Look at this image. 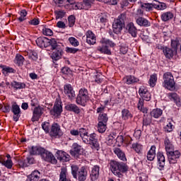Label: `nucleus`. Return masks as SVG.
<instances>
[{
	"label": "nucleus",
	"instance_id": "1",
	"mask_svg": "<svg viewBox=\"0 0 181 181\" xmlns=\"http://www.w3.org/2000/svg\"><path fill=\"white\" fill-rule=\"evenodd\" d=\"M81 136L83 137L82 141L84 144L92 145L93 149H95V151L100 149V144L97 140V134H95V133H92L88 135V132L86 129L83 130Z\"/></svg>",
	"mask_w": 181,
	"mask_h": 181
},
{
	"label": "nucleus",
	"instance_id": "2",
	"mask_svg": "<svg viewBox=\"0 0 181 181\" xmlns=\"http://www.w3.org/2000/svg\"><path fill=\"white\" fill-rule=\"evenodd\" d=\"M110 170L115 175V176H117L118 177H122V173L127 172L128 170V167L124 163H119L115 160H111L110 163Z\"/></svg>",
	"mask_w": 181,
	"mask_h": 181
},
{
	"label": "nucleus",
	"instance_id": "3",
	"mask_svg": "<svg viewBox=\"0 0 181 181\" xmlns=\"http://www.w3.org/2000/svg\"><path fill=\"white\" fill-rule=\"evenodd\" d=\"M176 83L175 82V78L170 72H165L163 74V86L169 90L170 91H175L176 89Z\"/></svg>",
	"mask_w": 181,
	"mask_h": 181
},
{
	"label": "nucleus",
	"instance_id": "4",
	"mask_svg": "<svg viewBox=\"0 0 181 181\" xmlns=\"http://www.w3.org/2000/svg\"><path fill=\"white\" fill-rule=\"evenodd\" d=\"M88 100H90V96H88V90L84 88H81L76 99V104H78V105H82V107H86V104H87Z\"/></svg>",
	"mask_w": 181,
	"mask_h": 181
},
{
	"label": "nucleus",
	"instance_id": "5",
	"mask_svg": "<svg viewBox=\"0 0 181 181\" xmlns=\"http://www.w3.org/2000/svg\"><path fill=\"white\" fill-rule=\"evenodd\" d=\"M124 26H125L124 16L120 15L117 19L114 21L112 23V29L114 33H116V35H118V33H121V30H122Z\"/></svg>",
	"mask_w": 181,
	"mask_h": 181
},
{
	"label": "nucleus",
	"instance_id": "6",
	"mask_svg": "<svg viewBox=\"0 0 181 181\" xmlns=\"http://www.w3.org/2000/svg\"><path fill=\"white\" fill-rule=\"evenodd\" d=\"M168 162L170 165H175V163H177V160H179V158L181 156V153L178 150L170 151V153H167Z\"/></svg>",
	"mask_w": 181,
	"mask_h": 181
},
{
	"label": "nucleus",
	"instance_id": "7",
	"mask_svg": "<svg viewBox=\"0 0 181 181\" xmlns=\"http://www.w3.org/2000/svg\"><path fill=\"white\" fill-rule=\"evenodd\" d=\"M95 0H83V2L77 3L75 5V9H84L88 11L93 6Z\"/></svg>",
	"mask_w": 181,
	"mask_h": 181
},
{
	"label": "nucleus",
	"instance_id": "8",
	"mask_svg": "<svg viewBox=\"0 0 181 181\" xmlns=\"http://www.w3.org/2000/svg\"><path fill=\"white\" fill-rule=\"evenodd\" d=\"M63 112V107L61 102H55L54 107L50 110L51 115L59 117Z\"/></svg>",
	"mask_w": 181,
	"mask_h": 181
},
{
	"label": "nucleus",
	"instance_id": "9",
	"mask_svg": "<svg viewBox=\"0 0 181 181\" xmlns=\"http://www.w3.org/2000/svg\"><path fill=\"white\" fill-rule=\"evenodd\" d=\"M139 94L145 101H151V93L148 91V88L141 86L139 90Z\"/></svg>",
	"mask_w": 181,
	"mask_h": 181
},
{
	"label": "nucleus",
	"instance_id": "10",
	"mask_svg": "<svg viewBox=\"0 0 181 181\" xmlns=\"http://www.w3.org/2000/svg\"><path fill=\"white\" fill-rule=\"evenodd\" d=\"M125 29L129 35H131L132 37H136L138 36V29L134 25V23H129L126 25Z\"/></svg>",
	"mask_w": 181,
	"mask_h": 181
},
{
	"label": "nucleus",
	"instance_id": "11",
	"mask_svg": "<svg viewBox=\"0 0 181 181\" xmlns=\"http://www.w3.org/2000/svg\"><path fill=\"white\" fill-rule=\"evenodd\" d=\"M42 158L46 162H50L51 163H57V160H56V158L54 156L52 155V153L47 151L45 150V152L42 154Z\"/></svg>",
	"mask_w": 181,
	"mask_h": 181
},
{
	"label": "nucleus",
	"instance_id": "12",
	"mask_svg": "<svg viewBox=\"0 0 181 181\" xmlns=\"http://www.w3.org/2000/svg\"><path fill=\"white\" fill-rule=\"evenodd\" d=\"M50 135L52 136H62L63 135V132L60 129V125L57 123H54L52 125Z\"/></svg>",
	"mask_w": 181,
	"mask_h": 181
},
{
	"label": "nucleus",
	"instance_id": "13",
	"mask_svg": "<svg viewBox=\"0 0 181 181\" xmlns=\"http://www.w3.org/2000/svg\"><path fill=\"white\" fill-rule=\"evenodd\" d=\"M163 53L166 59H173V57H175V56L177 54L176 49H173L168 47H164L163 48Z\"/></svg>",
	"mask_w": 181,
	"mask_h": 181
},
{
	"label": "nucleus",
	"instance_id": "14",
	"mask_svg": "<svg viewBox=\"0 0 181 181\" xmlns=\"http://www.w3.org/2000/svg\"><path fill=\"white\" fill-rule=\"evenodd\" d=\"M64 93L70 100H72V98L76 97V92L74 91V89H73V86L70 84H66L64 86Z\"/></svg>",
	"mask_w": 181,
	"mask_h": 181
},
{
	"label": "nucleus",
	"instance_id": "15",
	"mask_svg": "<svg viewBox=\"0 0 181 181\" xmlns=\"http://www.w3.org/2000/svg\"><path fill=\"white\" fill-rule=\"evenodd\" d=\"M86 43L88 45H95L97 42V37H95V34L93 33L91 30H88L86 33Z\"/></svg>",
	"mask_w": 181,
	"mask_h": 181
},
{
	"label": "nucleus",
	"instance_id": "16",
	"mask_svg": "<svg viewBox=\"0 0 181 181\" xmlns=\"http://www.w3.org/2000/svg\"><path fill=\"white\" fill-rule=\"evenodd\" d=\"M168 98L171 101H173L177 107H181L180 97L176 93H169L167 94Z\"/></svg>",
	"mask_w": 181,
	"mask_h": 181
},
{
	"label": "nucleus",
	"instance_id": "17",
	"mask_svg": "<svg viewBox=\"0 0 181 181\" xmlns=\"http://www.w3.org/2000/svg\"><path fill=\"white\" fill-rule=\"evenodd\" d=\"M11 111L13 113V121H15L16 122H18L21 117V107H19V105L16 104H13L12 105Z\"/></svg>",
	"mask_w": 181,
	"mask_h": 181
},
{
	"label": "nucleus",
	"instance_id": "18",
	"mask_svg": "<svg viewBox=\"0 0 181 181\" xmlns=\"http://www.w3.org/2000/svg\"><path fill=\"white\" fill-rule=\"evenodd\" d=\"M56 156L61 162H69L70 160V155L63 151H57Z\"/></svg>",
	"mask_w": 181,
	"mask_h": 181
},
{
	"label": "nucleus",
	"instance_id": "19",
	"mask_svg": "<svg viewBox=\"0 0 181 181\" xmlns=\"http://www.w3.org/2000/svg\"><path fill=\"white\" fill-rule=\"evenodd\" d=\"M87 167H81L77 174L78 180L85 181L87 179Z\"/></svg>",
	"mask_w": 181,
	"mask_h": 181
},
{
	"label": "nucleus",
	"instance_id": "20",
	"mask_svg": "<svg viewBox=\"0 0 181 181\" xmlns=\"http://www.w3.org/2000/svg\"><path fill=\"white\" fill-rule=\"evenodd\" d=\"M157 159H158V169L160 170H163V168H165V155H163V153L158 152L157 153Z\"/></svg>",
	"mask_w": 181,
	"mask_h": 181
},
{
	"label": "nucleus",
	"instance_id": "21",
	"mask_svg": "<svg viewBox=\"0 0 181 181\" xmlns=\"http://www.w3.org/2000/svg\"><path fill=\"white\" fill-rule=\"evenodd\" d=\"M100 176V166L95 165L93 167L90 173V178L92 181L97 180Z\"/></svg>",
	"mask_w": 181,
	"mask_h": 181
},
{
	"label": "nucleus",
	"instance_id": "22",
	"mask_svg": "<svg viewBox=\"0 0 181 181\" xmlns=\"http://www.w3.org/2000/svg\"><path fill=\"white\" fill-rule=\"evenodd\" d=\"M42 114H43V112L42 111V107H35L32 120L33 122L39 121V118H40V117H42Z\"/></svg>",
	"mask_w": 181,
	"mask_h": 181
},
{
	"label": "nucleus",
	"instance_id": "23",
	"mask_svg": "<svg viewBox=\"0 0 181 181\" xmlns=\"http://www.w3.org/2000/svg\"><path fill=\"white\" fill-rule=\"evenodd\" d=\"M36 45L39 47H47L49 39L45 37H40L36 40Z\"/></svg>",
	"mask_w": 181,
	"mask_h": 181
},
{
	"label": "nucleus",
	"instance_id": "24",
	"mask_svg": "<svg viewBox=\"0 0 181 181\" xmlns=\"http://www.w3.org/2000/svg\"><path fill=\"white\" fill-rule=\"evenodd\" d=\"M62 56H63V49H55L51 54V57L52 60H60L62 59Z\"/></svg>",
	"mask_w": 181,
	"mask_h": 181
},
{
	"label": "nucleus",
	"instance_id": "25",
	"mask_svg": "<svg viewBox=\"0 0 181 181\" xmlns=\"http://www.w3.org/2000/svg\"><path fill=\"white\" fill-rule=\"evenodd\" d=\"M39 179H40V172L38 170H34L28 176L26 181H39Z\"/></svg>",
	"mask_w": 181,
	"mask_h": 181
},
{
	"label": "nucleus",
	"instance_id": "26",
	"mask_svg": "<svg viewBox=\"0 0 181 181\" xmlns=\"http://www.w3.org/2000/svg\"><path fill=\"white\" fill-rule=\"evenodd\" d=\"M156 157V146H151L150 150L147 153V159L150 161L153 160Z\"/></svg>",
	"mask_w": 181,
	"mask_h": 181
},
{
	"label": "nucleus",
	"instance_id": "27",
	"mask_svg": "<svg viewBox=\"0 0 181 181\" xmlns=\"http://www.w3.org/2000/svg\"><path fill=\"white\" fill-rule=\"evenodd\" d=\"M81 152V146L77 144V143H74L72 145V149L70 151L71 155L72 156H77Z\"/></svg>",
	"mask_w": 181,
	"mask_h": 181
},
{
	"label": "nucleus",
	"instance_id": "28",
	"mask_svg": "<svg viewBox=\"0 0 181 181\" xmlns=\"http://www.w3.org/2000/svg\"><path fill=\"white\" fill-rule=\"evenodd\" d=\"M123 81L124 83L129 86V84H134V83H138V81H139V79H138L134 76H127L123 78Z\"/></svg>",
	"mask_w": 181,
	"mask_h": 181
},
{
	"label": "nucleus",
	"instance_id": "29",
	"mask_svg": "<svg viewBox=\"0 0 181 181\" xmlns=\"http://www.w3.org/2000/svg\"><path fill=\"white\" fill-rule=\"evenodd\" d=\"M98 52L103 54H107L108 56L111 55V49H108V46L106 45H102L97 47Z\"/></svg>",
	"mask_w": 181,
	"mask_h": 181
},
{
	"label": "nucleus",
	"instance_id": "30",
	"mask_svg": "<svg viewBox=\"0 0 181 181\" xmlns=\"http://www.w3.org/2000/svg\"><path fill=\"white\" fill-rule=\"evenodd\" d=\"M0 69H1V73L4 76H8V74L11 73H15V69H13L12 67L7 66L6 65H0Z\"/></svg>",
	"mask_w": 181,
	"mask_h": 181
},
{
	"label": "nucleus",
	"instance_id": "31",
	"mask_svg": "<svg viewBox=\"0 0 181 181\" xmlns=\"http://www.w3.org/2000/svg\"><path fill=\"white\" fill-rule=\"evenodd\" d=\"M113 152L121 160H127L125 153H124V151H122L119 148H115L113 149Z\"/></svg>",
	"mask_w": 181,
	"mask_h": 181
},
{
	"label": "nucleus",
	"instance_id": "32",
	"mask_svg": "<svg viewBox=\"0 0 181 181\" xmlns=\"http://www.w3.org/2000/svg\"><path fill=\"white\" fill-rule=\"evenodd\" d=\"M162 114H163V110H162V109H159V108L153 109L150 112L151 117H152L153 118H156V119L160 118V117H162Z\"/></svg>",
	"mask_w": 181,
	"mask_h": 181
},
{
	"label": "nucleus",
	"instance_id": "33",
	"mask_svg": "<svg viewBox=\"0 0 181 181\" xmlns=\"http://www.w3.org/2000/svg\"><path fill=\"white\" fill-rule=\"evenodd\" d=\"M45 152V148L39 146H33L30 151L31 155H42Z\"/></svg>",
	"mask_w": 181,
	"mask_h": 181
},
{
	"label": "nucleus",
	"instance_id": "34",
	"mask_svg": "<svg viewBox=\"0 0 181 181\" xmlns=\"http://www.w3.org/2000/svg\"><path fill=\"white\" fill-rule=\"evenodd\" d=\"M136 22L137 25H139V26H146V27L151 26V23L148 22V20L142 17L138 18L136 20Z\"/></svg>",
	"mask_w": 181,
	"mask_h": 181
},
{
	"label": "nucleus",
	"instance_id": "35",
	"mask_svg": "<svg viewBox=\"0 0 181 181\" xmlns=\"http://www.w3.org/2000/svg\"><path fill=\"white\" fill-rule=\"evenodd\" d=\"M132 149H133L136 153H138L139 155L142 153L144 146L139 143H134L132 145Z\"/></svg>",
	"mask_w": 181,
	"mask_h": 181
},
{
	"label": "nucleus",
	"instance_id": "36",
	"mask_svg": "<svg viewBox=\"0 0 181 181\" xmlns=\"http://www.w3.org/2000/svg\"><path fill=\"white\" fill-rule=\"evenodd\" d=\"M132 114L128 110V109H123L122 110V118L124 121H128L132 118Z\"/></svg>",
	"mask_w": 181,
	"mask_h": 181
},
{
	"label": "nucleus",
	"instance_id": "37",
	"mask_svg": "<svg viewBox=\"0 0 181 181\" xmlns=\"http://www.w3.org/2000/svg\"><path fill=\"white\" fill-rule=\"evenodd\" d=\"M173 13L170 11L165 12L161 15V20L163 22H168V21L173 19Z\"/></svg>",
	"mask_w": 181,
	"mask_h": 181
},
{
	"label": "nucleus",
	"instance_id": "38",
	"mask_svg": "<svg viewBox=\"0 0 181 181\" xmlns=\"http://www.w3.org/2000/svg\"><path fill=\"white\" fill-rule=\"evenodd\" d=\"M67 111H72L75 114H80V108L77 107L75 104H68L65 107Z\"/></svg>",
	"mask_w": 181,
	"mask_h": 181
},
{
	"label": "nucleus",
	"instance_id": "39",
	"mask_svg": "<svg viewBox=\"0 0 181 181\" xmlns=\"http://www.w3.org/2000/svg\"><path fill=\"white\" fill-rule=\"evenodd\" d=\"M59 181H69L67 179V168L62 167L59 175Z\"/></svg>",
	"mask_w": 181,
	"mask_h": 181
},
{
	"label": "nucleus",
	"instance_id": "40",
	"mask_svg": "<svg viewBox=\"0 0 181 181\" xmlns=\"http://www.w3.org/2000/svg\"><path fill=\"white\" fill-rule=\"evenodd\" d=\"M25 62V58L23 56L17 54L16 55V57L14 59V63L15 64H17V66H23V63Z\"/></svg>",
	"mask_w": 181,
	"mask_h": 181
},
{
	"label": "nucleus",
	"instance_id": "41",
	"mask_svg": "<svg viewBox=\"0 0 181 181\" xmlns=\"http://www.w3.org/2000/svg\"><path fill=\"white\" fill-rule=\"evenodd\" d=\"M0 163L7 168L8 169H12V166L13 163H12V160L8 159L5 160L4 158L0 157Z\"/></svg>",
	"mask_w": 181,
	"mask_h": 181
},
{
	"label": "nucleus",
	"instance_id": "42",
	"mask_svg": "<svg viewBox=\"0 0 181 181\" xmlns=\"http://www.w3.org/2000/svg\"><path fill=\"white\" fill-rule=\"evenodd\" d=\"M153 8L155 9H158V11H163V9H166V4L160 3L158 1H154Z\"/></svg>",
	"mask_w": 181,
	"mask_h": 181
},
{
	"label": "nucleus",
	"instance_id": "43",
	"mask_svg": "<svg viewBox=\"0 0 181 181\" xmlns=\"http://www.w3.org/2000/svg\"><path fill=\"white\" fill-rule=\"evenodd\" d=\"M157 81H158V75L156 74H153L151 75L150 79L148 81V84L150 87H155L156 86Z\"/></svg>",
	"mask_w": 181,
	"mask_h": 181
},
{
	"label": "nucleus",
	"instance_id": "44",
	"mask_svg": "<svg viewBox=\"0 0 181 181\" xmlns=\"http://www.w3.org/2000/svg\"><path fill=\"white\" fill-rule=\"evenodd\" d=\"M137 107L138 110H139V111H141L144 114H148V108L144 107V99H139L137 104Z\"/></svg>",
	"mask_w": 181,
	"mask_h": 181
},
{
	"label": "nucleus",
	"instance_id": "45",
	"mask_svg": "<svg viewBox=\"0 0 181 181\" xmlns=\"http://www.w3.org/2000/svg\"><path fill=\"white\" fill-rule=\"evenodd\" d=\"M83 131H86V129L84 128H80L79 130H76V129H71L70 131V134L71 135H72L73 136H78V135H80V137L81 138V139H83Z\"/></svg>",
	"mask_w": 181,
	"mask_h": 181
},
{
	"label": "nucleus",
	"instance_id": "46",
	"mask_svg": "<svg viewBox=\"0 0 181 181\" xmlns=\"http://www.w3.org/2000/svg\"><path fill=\"white\" fill-rule=\"evenodd\" d=\"M164 144H165V148L167 153H169L173 151V144L170 143V141H169V139H165L164 141Z\"/></svg>",
	"mask_w": 181,
	"mask_h": 181
},
{
	"label": "nucleus",
	"instance_id": "47",
	"mask_svg": "<svg viewBox=\"0 0 181 181\" xmlns=\"http://www.w3.org/2000/svg\"><path fill=\"white\" fill-rule=\"evenodd\" d=\"M98 131L100 134H104L107 131V123L99 122L98 123Z\"/></svg>",
	"mask_w": 181,
	"mask_h": 181
},
{
	"label": "nucleus",
	"instance_id": "48",
	"mask_svg": "<svg viewBox=\"0 0 181 181\" xmlns=\"http://www.w3.org/2000/svg\"><path fill=\"white\" fill-rule=\"evenodd\" d=\"M175 126H173L170 120H168L165 125L164 126V130L165 132H172Z\"/></svg>",
	"mask_w": 181,
	"mask_h": 181
},
{
	"label": "nucleus",
	"instance_id": "49",
	"mask_svg": "<svg viewBox=\"0 0 181 181\" xmlns=\"http://www.w3.org/2000/svg\"><path fill=\"white\" fill-rule=\"evenodd\" d=\"M98 122H103L107 124L108 122V116L107 113L99 114L98 117Z\"/></svg>",
	"mask_w": 181,
	"mask_h": 181
},
{
	"label": "nucleus",
	"instance_id": "50",
	"mask_svg": "<svg viewBox=\"0 0 181 181\" xmlns=\"http://www.w3.org/2000/svg\"><path fill=\"white\" fill-rule=\"evenodd\" d=\"M100 43L101 45H106L107 46H109L110 47H115L116 46V44L108 40V39H105V38H103L100 40Z\"/></svg>",
	"mask_w": 181,
	"mask_h": 181
},
{
	"label": "nucleus",
	"instance_id": "51",
	"mask_svg": "<svg viewBox=\"0 0 181 181\" xmlns=\"http://www.w3.org/2000/svg\"><path fill=\"white\" fill-rule=\"evenodd\" d=\"M115 138H117V134L115 133L110 134L107 137V145H113L115 142Z\"/></svg>",
	"mask_w": 181,
	"mask_h": 181
},
{
	"label": "nucleus",
	"instance_id": "52",
	"mask_svg": "<svg viewBox=\"0 0 181 181\" xmlns=\"http://www.w3.org/2000/svg\"><path fill=\"white\" fill-rule=\"evenodd\" d=\"M11 86L14 88H16V90H18V89L21 90V89L25 88V87H26V85L24 83H21V82H17V81H13L11 83Z\"/></svg>",
	"mask_w": 181,
	"mask_h": 181
},
{
	"label": "nucleus",
	"instance_id": "53",
	"mask_svg": "<svg viewBox=\"0 0 181 181\" xmlns=\"http://www.w3.org/2000/svg\"><path fill=\"white\" fill-rule=\"evenodd\" d=\"M27 56L28 59H30V60H33L34 62H36V60H37V52L35 51H28Z\"/></svg>",
	"mask_w": 181,
	"mask_h": 181
},
{
	"label": "nucleus",
	"instance_id": "54",
	"mask_svg": "<svg viewBox=\"0 0 181 181\" xmlns=\"http://www.w3.org/2000/svg\"><path fill=\"white\" fill-rule=\"evenodd\" d=\"M141 6L142 9L146 11L147 12H149L150 11H152L153 9V2L152 4L142 3L141 4Z\"/></svg>",
	"mask_w": 181,
	"mask_h": 181
},
{
	"label": "nucleus",
	"instance_id": "55",
	"mask_svg": "<svg viewBox=\"0 0 181 181\" xmlns=\"http://www.w3.org/2000/svg\"><path fill=\"white\" fill-rule=\"evenodd\" d=\"M68 40L70 45H71V46H74V47H77L78 46L80 45V42L74 37H70Z\"/></svg>",
	"mask_w": 181,
	"mask_h": 181
},
{
	"label": "nucleus",
	"instance_id": "56",
	"mask_svg": "<svg viewBox=\"0 0 181 181\" xmlns=\"http://www.w3.org/2000/svg\"><path fill=\"white\" fill-rule=\"evenodd\" d=\"M47 45V47L51 46L52 50H54L57 47V41L54 38L48 39Z\"/></svg>",
	"mask_w": 181,
	"mask_h": 181
},
{
	"label": "nucleus",
	"instance_id": "57",
	"mask_svg": "<svg viewBox=\"0 0 181 181\" xmlns=\"http://www.w3.org/2000/svg\"><path fill=\"white\" fill-rule=\"evenodd\" d=\"M28 15V13L26 12V10L23 9L20 12V17L18 18V21L20 22H23L25 19H26V16Z\"/></svg>",
	"mask_w": 181,
	"mask_h": 181
},
{
	"label": "nucleus",
	"instance_id": "58",
	"mask_svg": "<svg viewBox=\"0 0 181 181\" xmlns=\"http://www.w3.org/2000/svg\"><path fill=\"white\" fill-rule=\"evenodd\" d=\"M69 26V28H73L74 23H76V17L73 15L69 16L68 18Z\"/></svg>",
	"mask_w": 181,
	"mask_h": 181
},
{
	"label": "nucleus",
	"instance_id": "59",
	"mask_svg": "<svg viewBox=\"0 0 181 181\" xmlns=\"http://www.w3.org/2000/svg\"><path fill=\"white\" fill-rule=\"evenodd\" d=\"M103 80H104V76H103V74L97 73L95 78V83H98V84H100V83H103Z\"/></svg>",
	"mask_w": 181,
	"mask_h": 181
},
{
	"label": "nucleus",
	"instance_id": "60",
	"mask_svg": "<svg viewBox=\"0 0 181 181\" xmlns=\"http://www.w3.org/2000/svg\"><path fill=\"white\" fill-rule=\"evenodd\" d=\"M77 172H78V167L77 165H71V173L74 179H77Z\"/></svg>",
	"mask_w": 181,
	"mask_h": 181
},
{
	"label": "nucleus",
	"instance_id": "61",
	"mask_svg": "<svg viewBox=\"0 0 181 181\" xmlns=\"http://www.w3.org/2000/svg\"><path fill=\"white\" fill-rule=\"evenodd\" d=\"M177 46H179V41L177 40H171V47L173 50L177 52Z\"/></svg>",
	"mask_w": 181,
	"mask_h": 181
},
{
	"label": "nucleus",
	"instance_id": "62",
	"mask_svg": "<svg viewBox=\"0 0 181 181\" xmlns=\"http://www.w3.org/2000/svg\"><path fill=\"white\" fill-rule=\"evenodd\" d=\"M64 15L66 13L63 11H55L56 19H62V18H64Z\"/></svg>",
	"mask_w": 181,
	"mask_h": 181
},
{
	"label": "nucleus",
	"instance_id": "63",
	"mask_svg": "<svg viewBox=\"0 0 181 181\" xmlns=\"http://www.w3.org/2000/svg\"><path fill=\"white\" fill-rule=\"evenodd\" d=\"M42 33L45 35V36H52L53 35V30L45 28L42 29Z\"/></svg>",
	"mask_w": 181,
	"mask_h": 181
},
{
	"label": "nucleus",
	"instance_id": "64",
	"mask_svg": "<svg viewBox=\"0 0 181 181\" xmlns=\"http://www.w3.org/2000/svg\"><path fill=\"white\" fill-rule=\"evenodd\" d=\"M50 126V124H49V122H44L42 124V129L45 130V132L47 134L49 131V127Z\"/></svg>",
	"mask_w": 181,
	"mask_h": 181
}]
</instances>
